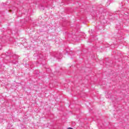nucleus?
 Returning a JSON list of instances; mask_svg holds the SVG:
<instances>
[{"instance_id": "1", "label": "nucleus", "mask_w": 129, "mask_h": 129, "mask_svg": "<svg viewBox=\"0 0 129 129\" xmlns=\"http://www.w3.org/2000/svg\"><path fill=\"white\" fill-rule=\"evenodd\" d=\"M3 47L2 46V45L0 44V50H2Z\"/></svg>"}, {"instance_id": "2", "label": "nucleus", "mask_w": 129, "mask_h": 129, "mask_svg": "<svg viewBox=\"0 0 129 129\" xmlns=\"http://www.w3.org/2000/svg\"><path fill=\"white\" fill-rule=\"evenodd\" d=\"M68 129H73V128L69 127V128H68Z\"/></svg>"}, {"instance_id": "3", "label": "nucleus", "mask_w": 129, "mask_h": 129, "mask_svg": "<svg viewBox=\"0 0 129 129\" xmlns=\"http://www.w3.org/2000/svg\"><path fill=\"white\" fill-rule=\"evenodd\" d=\"M94 40H97V38H95Z\"/></svg>"}]
</instances>
